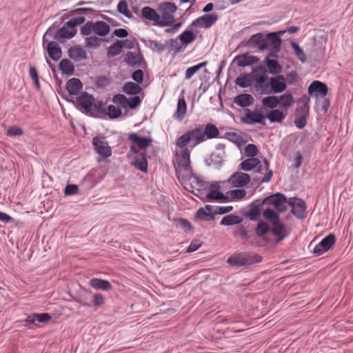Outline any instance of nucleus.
Wrapping results in <instances>:
<instances>
[{"instance_id": "nucleus-34", "label": "nucleus", "mask_w": 353, "mask_h": 353, "mask_svg": "<svg viewBox=\"0 0 353 353\" xmlns=\"http://www.w3.org/2000/svg\"><path fill=\"white\" fill-rule=\"evenodd\" d=\"M263 201L255 205L254 203L251 205L249 211L245 213V216L248 217L251 221H257L261 215V211L263 210Z\"/></svg>"}, {"instance_id": "nucleus-14", "label": "nucleus", "mask_w": 353, "mask_h": 353, "mask_svg": "<svg viewBox=\"0 0 353 353\" xmlns=\"http://www.w3.org/2000/svg\"><path fill=\"white\" fill-rule=\"evenodd\" d=\"M77 33V30H71L68 26H66V23L64 26L60 28L59 29H55L54 34H52V39H54L55 41L63 43L66 39H70L73 38Z\"/></svg>"}, {"instance_id": "nucleus-27", "label": "nucleus", "mask_w": 353, "mask_h": 353, "mask_svg": "<svg viewBox=\"0 0 353 353\" xmlns=\"http://www.w3.org/2000/svg\"><path fill=\"white\" fill-rule=\"evenodd\" d=\"M233 101L241 108H246L254 103V99L251 94L244 93L236 96Z\"/></svg>"}, {"instance_id": "nucleus-47", "label": "nucleus", "mask_w": 353, "mask_h": 353, "mask_svg": "<svg viewBox=\"0 0 353 353\" xmlns=\"http://www.w3.org/2000/svg\"><path fill=\"white\" fill-rule=\"evenodd\" d=\"M201 19L203 28H209L217 21L219 15L216 13L206 14L201 16Z\"/></svg>"}, {"instance_id": "nucleus-4", "label": "nucleus", "mask_w": 353, "mask_h": 353, "mask_svg": "<svg viewBox=\"0 0 353 353\" xmlns=\"http://www.w3.org/2000/svg\"><path fill=\"white\" fill-rule=\"evenodd\" d=\"M261 261V255L249 252L234 253L227 259L229 265L235 267L251 265Z\"/></svg>"}, {"instance_id": "nucleus-61", "label": "nucleus", "mask_w": 353, "mask_h": 353, "mask_svg": "<svg viewBox=\"0 0 353 353\" xmlns=\"http://www.w3.org/2000/svg\"><path fill=\"white\" fill-rule=\"evenodd\" d=\"M101 39L97 36H91L85 39L86 46L90 48H97L101 44Z\"/></svg>"}, {"instance_id": "nucleus-1", "label": "nucleus", "mask_w": 353, "mask_h": 353, "mask_svg": "<svg viewBox=\"0 0 353 353\" xmlns=\"http://www.w3.org/2000/svg\"><path fill=\"white\" fill-rule=\"evenodd\" d=\"M122 91L128 95H134L128 98L123 94H116L112 97V102L120 105L124 110H134L138 108L142 101L141 98L137 95L142 91L141 87L136 83L128 81L122 87Z\"/></svg>"}, {"instance_id": "nucleus-35", "label": "nucleus", "mask_w": 353, "mask_h": 353, "mask_svg": "<svg viewBox=\"0 0 353 353\" xmlns=\"http://www.w3.org/2000/svg\"><path fill=\"white\" fill-rule=\"evenodd\" d=\"M141 15L145 19H148L150 21H153L157 25H158L160 15L157 13V12L154 9H153L149 6H145V7L143 8L141 10Z\"/></svg>"}, {"instance_id": "nucleus-55", "label": "nucleus", "mask_w": 353, "mask_h": 353, "mask_svg": "<svg viewBox=\"0 0 353 353\" xmlns=\"http://www.w3.org/2000/svg\"><path fill=\"white\" fill-rule=\"evenodd\" d=\"M191 141L190 134L186 132L183 135L179 137L177 140L176 145L180 149L187 148V145Z\"/></svg>"}, {"instance_id": "nucleus-9", "label": "nucleus", "mask_w": 353, "mask_h": 353, "mask_svg": "<svg viewBox=\"0 0 353 353\" xmlns=\"http://www.w3.org/2000/svg\"><path fill=\"white\" fill-rule=\"evenodd\" d=\"M252 78L254 79V89L259 94L263 88H266V83L269 79L268 70L263 65H259L252 69Z\"/></svg>"}, {"instance_id": "nucleus-24", "label": "nucleus", "mask_w": 353, "mask_h": 353, "mask_svg": "<svg viewBox=\"0 0 353 353\" xmlns=\"http://www.w3.org/2000/svg\"><path fill=\"white\" fill-rule=\"evenodd\" d=\"M68 53L69 57L74 61H80L87 58L85 50L78 45L70 47Z\"/></svg>"}, {"instance_id": "nucleus-25", "label": "nucleus", "mask_w": 353, "mask_h": 353, "mask_svg": "<svg viewBox=\"0 0 353 353\" xmlns=\"http://www.w3.org/2000/svg\"><path fill=\"white\" fill-rule=\"evenodd\" d=\"M202 125V131L205 141L207 139H212L218 138L219 136V130L218 128L213 123H208L206 125Z\"/></svg>"}, {"instance_id": "nucleus-30", "label": "nucleus", "mask_w": 353, "mask_h": 353, "mask_svg": "<svg viewBox=\"0 0 353 353\" xmlns=\"http://www.w3.org/2000/svg\"><path fill=\"white\" fill-rule=\"evenodd\" d=\"M264 63L268 68V72L273 75L281 74L283 68L278 61L265 58Z\"/></svg>"}, {"instance_id": "nucleus-59", "label": "nucleus", "mask_w": 353, "mask_h": 353, "mask_svg": "<svg viewBox=\"0 0 353 353\" xmlns=\"http://www.w3.org/2000/svg\"><path fill=\"white\" fill-rule=\"evenodd\" d=\"M105 298L101 293H96L93 296L92 306L100 307L105 304Z\"/></svg>"}, {"instance_id": "nucleus-10", "label": "nucleus", "mask_w": 353, "mask_h": 353, "mask_svg": "<svg viewBox=\"0 0 353 353\" xmlns=\"http://www.w3.org/2000/svg\"><path fill=\"white\" fill-rule=\"evenodd\" d=\"M263 108H261V110L255 109L254 111L247 109L244 117L241 119V122L248 125L256 123L265 125V114H263Z\"/></svg>"}, {"instance_id": "nucleus-12", "label": "nucleus", "mask_w": 353, "mask_h": 353, "mask_svg": "<svg viewBox=\"0 0 353 353\" xmlns=\"http://www.w3.org/2000/svg\"><path fill=\"white\" fill-rule=\"evenodd\" d=\"M92 145L95 152L103 158L112 155V149L109 146L105 137H94L92 138Z\"/></svg>"}, {"instance_id": "nucleus-23", "label": "nucleus", "mask_w": 353, "mask_h": 353, "mask_svg": "<svg viewBox=\"0 0 353 353\" xmlns=\"http://www.w3.org/2000/svg\"><path fill=\"white\" fill-rule=\"evenodd\" d=\"M65 88L68 92L69 99H71L83 88V83L79 79L72 78L67 81Z\"/></svg>"}, {"instance_id": "nucleus-50", "label": "nucleus", "mask_w": 353, "mask_h": 353, "mask_svg": "<svg viewBox=\"0 0 353 353\" xmlns=\"http://www.w3.org/2000/svg\"><path fill=\"white\" fill-rule=\"evenodd\" d=\"M226 194L230 197V201L234 200H241L245 196L246 192L243 189H235L228 191L226 192Z\"/></svg>"}, {"instance_id": "nucleus-22", "label": "nucleus", "mask_w": 353, "mask_h": 353, "mask_svg": "<svg viewBox=\"0 0 353 353\" xmlns=\"http://www.w3.org/2000/svg\"><path fill=\"white\" fill-rule=\"evenodd\" d=\"M176 174L178 176L180 181H190L192 179H193L192 183L195 184L199 188H204L206 186V182L198 176L196 174L193 172V170H191L190 173L186 174H182L180 177V171L178 168H175Z\"/></svg>"}, {"instance_id": "nucleus-57", "label": "nucleus", "mask_w": 353, "mask_h": 353, "mask_svg": "<svg viewBox=\"0 0 353 353\" xmlns=\"http://www.w3.org/2000/svg\"><path fill=\"white\" fill-rule=\"evenodd\" d=\"M85 21V18L83 16L72 18L70 20L66 22V26L71 30H77L76 27L83 23Z\"/></svg>"}, {"instance_id": "nucleus-62", "label": "nucleus", "mask_w": 353, "mask_h": 353, "mask_svg": "<svg viewBox=\"0 0 353 353\" xmlns=\"http://www.w3.org/2000/svg\"><path fill=\"white\" fill-rule=\"evenodd\" d=\"M94 23L92 21H88L85 25L81 28V34L82 35L88 36L94 32Z\"/></svg>"}, {"instance_id": "nucleus-17", "label": "nucleus", "mask_w": 353, "mask_h": 353, "mask_svg": "<svg viewBox=\"0 0 353 353\" xmlns=\"http://www.w3.org/2000/svg\"><path fill=\"white\" fill-rule=\"evenodd\" d=\"M269 35L270 36V50L265 58L277 59L279 57L278 53L281 51L282 39L276 32H269Z\"/></svg>"}, {"instance_id": "nucleus-29", "label": "nucleus", "mask_w": 353, "mask_h": 353, "mask_svg": "<svg viewBox=\"0 0 353 353\" xmlns=\"http://www.w3.org/2000/svg\"><path fill=\"white\" fill-rule=\"evenodd\" d=\"M287 112H284L279 109L269 110L265 114V119L271 123H281L286 117Z\"/></svg>"}, {"instance_id": "nucleus-56", "label": "nucleus", "mask_w": 353, "mask_h": 353, "mask_svg": "<svg viewBox=\"0 0 353 353\" xmlns=\"http://www.w3.org/2000/svg\"><path fill=\"white\" fill-rule=\"evenodd\" d=\"M177 10L176 6L172 2H164L159 6V10L163 13H174Z\"/></svg>"}, {"instance_id": "nucleus-15", "label": "nucleus", "mask_w": 353, "mask_h": 353, "mask_svg": "<svg viewBox=\"0 0 353 353\" xmlns=\"http://www.w3.org/2000/svg\"><path fill=\"white\" fill-rule=\"evenodd\" d=\"M327 89L325 83L315 80L308 86L307 92L311 97L324 98L327 94Z\"/></svg>"}, {"instance_id": "nucleus-52", "label": "nucleus", "mask_w": 353, "mask_h": 353, "mask_svg": "<svg viewBox=\"0 0 353 353\" xmlns=\"http://www.w3.org/2000/svg\"><path fill=\"white\" fill-rule=\"evenodd\" d=\"M117 11L128 19H132L134 17L132 13L128 10L126 0H121L119 2L117 5Z\"/></svg>"}, {"instance_id": "nucleus-38", "label": "nucleus", "mask_w": 353, "mask_h": 353, "mask_svg": "<svg viewBox=\"0 0 353 353\" xmlns=\"http://www.w3.org/2000/svg\"><path fill=\"white\" fill-rule=\"evenodd\" d=\"M259 165V159L258 158H248L243 161L239 166L240 169L245 172H250L254 169L256 166Z\"/></svg>"}, {"instance_id": "nucleus-8", "label": "nucleus", "mask_w": 353, "mask_h": 353, "mask_svg": "<svg viewBox=\"0 0 353 353\" xmlns=\"http://www.w3.org/2000/svg\"><path fill=\"white\" fill-rule=\"evenodd\" d=\"M287 202V196L281 192L272 194L263 199V204L272 206L278 214L288 210Z\"/></svg>"}, {"instance_id": "nucleus-28", "label": "nucleus", "mask_w": 353, "mask_h": 353, "mask_svg": "<svg viewBox=\"0 0 353 353\" xmlns=\"http://www.w3.org/2000/svg\"><path fill=\"white\" fill-rule=\"evenodd\" d=\"M89 285L94 289L110 291L112 289V284L107 280L92 278L89 281Z\"/></svg>"}, {"instance_id": "nucleus-7", "label": "nucleus", "mask_w": 353, "mask_h": 353, "mask_svg": "<svg viewBox=\"0 0 353 353\" xmlns=\"http://www.w3.org/2000/svg\"><path fill=\"white\" fill-rule=\"evenodd\" d=\"M310 98L307 95H303L299 100L303 105L296 109L294 124L299 129H303L307 124V119L309 116Z\"/></svg>"}, {"instance_id": "nucleus-40", "label": "nucleus", "mask_w": 353, "mask_h": 353, "mask_svg": "<svg viewBox=\"0 0 353 353\" xmlns=\"http://www.w3.org/2000/svg\"><path fill=\"white\" fill-rule=\"evenodd\" d=\"M262 105L264 108L274 110L280 103L278 97L268 96L262 99Z\"/></svg>"}, {"instance_id": "nucleus-5", "label": "nucleus", "mask_w": 353, "mask_h": 353, "mask_svg": "<svg viewBox=\"0 0 353 353\" xmlns=\"http://www.w3.org/2000/svg\"><path fill=\"white\" fill-rule=\"evenodd\" d=\"M65 99L72 103L77 109L82 112L90 113L91 115H93L92 112L93 111V105L95 101V98L92 94L87 92H82L75 99L71 97V99L65 98Z\"/></svg>"}, {"instance_id": "nucleus-46", "label": "nucleus", "mask_w": 353, "mask_h": 353, "mask_svg": "<svg viewBox=\"0 0 353 353\" xmlns=\"http://www.w3.org/2000/svg\"><path fill=\"white\" fill-rule=\"evenodd\" d=\"M291 46L294 50V52L296 58L303 63H305L307 61V57L303 50L300 47V46L295 41H291Z\"/></svg>"}, {"instance_id": "nucleus-51", "label": "nucleus", "mask_w": 353, "mask_h": 353, "mask_svg": "<svg viewBox=\"0 0 353 353\" xmlns=\"http://www.w3.org/2000/svg\"><path fill=\"white\" fill-rule=\"evenodd\" d=\"M177 40L176 39H170L165 41L167 46H170V50H174L175 54L183 52L185 49V46L182 43L181 44L179 43Z\"/></svg>"}, {"instance_id": "nucleus-42", "label": "nucleus", "mask_w": 353, "mask_h": 353, "mask_svg": "<svg viewBox=\"0 0 353 353\" xmlns=\"http://www.w3.org/2000/svg\"><path fill=\"white\" fill-rule=\"evenodd\" d=\"M269 232H270V227L268 223L263 220L259 221L255 228L256 236L260 238H263Z\"/></svg>"}, {"instance_id": "nucleus-43", "label": "nucleus", "mask_w": 353, "mask_h": 353, "mask_svg": "<svg viewBox=\"0 0 353 353\" xmlns=\"http://www.w3.org/2000/svg\"><path fill=\"white\" fill-rule=\"evenodd\" d=\"M242 221L243 220L240 216L234 214H230L223 216L220 224L221 225L231 226L239 224L242 222Z\"/></svg>"}, {"instance_id": "nucleus-26", "label": "nucleus", "mask_w": 353, "mask_h": 353, "mask_svg": "<svg viewBox=\"0 0 353 353\" xmlns=\"http://www.w3.org/2000/svg\"><path fill=\"white\" fill-rule=\"evenodd\" d=\"M225 152H212L210 157L205 160L208 166H214L216 169H219L223 165V158Z\"/></svg>"}, {"instance_id": "nucleus-64", "label": "nucleus", "mask_w": 353, "mask_h": 353, "mask_svg": "<svg viewBox=\"0 0 353 353\" xmlns=\"http://www.w3.org/2000/svg\"><path fill=\"white\" fill-rule=\"evenodd\" d=\"M225 135L230 141L237 145H239L242 141L241 137L236 132H228Z\"/></svg>"}, {"instance_id": "nucleus-33", "label": "nucleus", "mask_w": 353, "mask_h": 353, "mask_svg": "<svg viewBox=\"0 0 353 353\" xmlns=\"http://www.w3.org/2000/svg\"><path fill=\"white\" fill-rule=\"evenodd\" d=\"M186 111L187 104L184 97L179 98L176 110L174 114V117L178 121H181L185 116Z\"/></svg>"}, {"instance_id": "nucleus-60", "label": "nucleus", "mask_w": 353, "mask_h": 353, "mask_svg": "<svg viewBox=\"0 0 353 353\" xmlns=\"http://www.w3.org/2000/svg\"><path fill=\"white\" fill-rule=\"evenodd\" d=\"M24 133L23 129L18 126H11L10 127L6 132V135L8 137H19L23 135Z\"/></svg>"}, {"instance_id": "nucleus-21", "label": "nucleus", "mask_w": 353, "mask_h": 353, "mask_svg": "<svg viewBox=\"0 0 353 353\" xmlns=\"http://www.w3.org/2000/svg\"><path fill=\"white\" fill-rule=\"evenodd\" d=\"M130 165L138 170L147 173L148 171V163L146 151H142L137 156H134Z\"/></svg>"}, {"instance_id": "nucleus-36", "label": "nucleus", "mask_w": 353, "mask_h": 353, "mask_svg": "<svg viewBox=\"0 0 353 353\" xmlns=\"http://www.w3.org/2000/svg\"><path fill=\"white\" fill-rule=\"evenodd\" d=\"M187 132L190 134L191 141L192 140L195 145L205 141V139L203 135L202 125H199V126Z\"/></svg>"}, {"instance_id": "nucleus-54", "label": "nucleus", "mask_w": 353, "mask_h": 353, "mask_svg": "<svg viewBox=\"0 0 353 353\" xmlns=\"http://www.w3.org/2000/svg\"><path fill=\"white\" fill-rule=\"evenodd\" d=\"M174 21V17L168 13H163L162 16H159V21L158 26L161 27H165L170 26Z\"/></svg>"}, {"instance_id": "nucleus-41", "label": "nucleus", "mask_w": 353, "mask_h": 353, "mask_svg": "<svg viewBox=\"0 0 353 353\" xmlns=\"http://www.w3.org/2000/svg\"><path fill=\"white\" fill-rule=\"evenodd\" d=\"M295 199L296 200V205H295V208L297 210V212L292 214L297 219H303L305 218V210L307 208L306 203L300 198H295Z\"/></svg>"}, {"instance_id": "nucleus-13", "label": "nucleus", "mask_w": 353, "mask_h": 353, "mask_svg": "<svg viewBox=\"0 0 353 353\" xmlns=\"http://www.w3.org/2000/svg\"><path fill=\"white\" fill-rule=\"evenodd\" d=\"M336 242L334 234H330L324 237L313 249V253L320 256L330 250Z\"/></svg>"}, {"instance_id": "nucleus-20", "label": "nucleus", "mask_w": 353, "mask_h": 353, "mask_svg": "<svg viewBox=\"0 0 353 353\" xmlns=\"http://www.w3.org/2000/svg\"><path fill=\"white\" fill-rule=\"evenodd\" d=\"M259 61V59L257 57L244 53L235 57L232 63H236L239 68H245L257 63Z\"/></svg>"}, {"instance_id": "nucleus-11", "label": "nucleus", "mask_w": 353, "mask_h": 353, "mask_svg": "<svg viewBox=\"0 0 353 353\" xmlns=\"http://www.w3.org/2000/svg\"><path fill=\"white\" fill-rule=\"evenodd\" d=\"M248 43L250 46L258 48L259 50L263 51L270 46V36L269 33H256L250 38Z\"/></svg>"}, {"instance_id": "nucleus-45", "label": "nucleus", "mask_w": 353, "mask_h": 353, "mask_svg": "<svg viewBox=\"0 0 353 353\" xmlns=\"http://www.w3.org/2000/svg\"><path fill=\"white\" fill-rule=\"evenodd\" d=\"M121 40H117L113 44L108 48L107 56L108 57H114L119 55L123 49Z\"/></svg>"}, {"instance_id": "nucleus-44", "label": "nucleus", "mask_w": 353, "mask_h": 353, "mask_svg": "<svg viewBox=\"0 0 353 353\" xmlns=\"http://www.w3.org/2000/svg\"><path fill=\"white\" fill-rule=\"evenodd\" d=\"M278 98L280 101L279 105L283 108H288L291 107L294 102L292 94L289 92H285V94L280 95Z\"/></svg>"}, {"instance_id": "nucleus-58", "label": "nucleus", "mask_w": 353, "mask_h": 353, "mask_svg": "<svg viewBox=\"0 0 353 353\" xmlns=\"http://www.w3.org/2000/svg\"><path fill=\"white\" fill-rule=\"evenodd\" d=\"M245 154L250 158H255L258 153V148L256 145L249 143L245 147Z\"/></svg>"}, {"instance_id": "nucleus-3", "label": "nucleus", "mask_w": 353, "mask_h": 353, "mask_svg": "<svg viewBox=\"0 0 353 353\" xmlns=\"http://www.w3.org/2000/svg\"><path fill=\"white\" fill-rule=\"evenodd\" d=\"M56 28L57 23H54L48 28L42 39L43 48L47 51L49 57L54 61L59 60L62 56V49L58 43L50 41Z\"/></svg>"}, {"instance_id": "nucleus-6", "label": "nucleus", "mask_w": 353, "mask_h": 353, "mask_svg": "<svg viewBox=\"0 0 353 353\" xmlns=\"http://www.w3.org/2000/svg\"><path fill=\"white\" fill-rule=\"evenodd\" d=\"M266 88H263L259 94L281 93L286 90L287 79L282 74L270 77L266 83Z\"/></svg>"}, {"instance_id": "nucleus-16", "label": "nucleus", "mask_w": 353, "mask_h": 353, "mask_svg": "<svg viewBox=\"0 0 353 353\" xmlns=\"http://www.w3.org/2000/svg\"><path fill=\"white\" fill-rule=\"evenodd\" d=\"M128 141L134 144L141 151H146V149L152 143L151 137H141L137 133L132 132L128 134Z\"/></svg>"}, {"instance_id": "nucleus-37", "label": "nucleus", "mask_w": 353, "mask_h": 353, "mask_svg": "<svg viewBox=\"0 0 353 353\" xmlns=\"http://www.w3.org/2000/svg\"><path fill=\"white\" fill-rule=\"evenodd\" d=\"M94 32L100 37H105L110 31V26L103 21L94 23Z\"/></svg>"}, {"instance_id": "nucleus-39", "label": "nucleus", "mask_w": 353, "mask_h": 353, "mask_svg": "<svg viewBox=\"0 0 353 353\" xmlns=\"http://www.w3.org/2000/svg\"><path fill=\"white\" fill-rule=\"evenodd\" d=\"M252 76L250 73H244L236 79L235 83L242 88H245L250 87L252 85Z\"/></svg>"}, {"instance_id": "nucleus-32", "label": "nucleus", "mask_w": 353, "mask_h": 353, "mask_svg": "<svg viewBox=\"0 0 353 353\" xmlns=\"http://www.w3.org/2000/svg\"><path fill=\"white\" fill-rule=\"evenodd\" d=\"M59 68L63 74L68 76L73 75L75 72L74 65L68 59L61 60L59 64Z\"/></svg>"}, {"instance_id": "nucleus-49", "label": "nucleus", "mask_w": 353, "mask_h": 353, "mask_svg": "<svg viewBox=\"0 0 353 353\" xmlns=\"http://www.w3.org/2000/svg\"><path fill=\"white\" fill-rule=\"evenodd\" d=\"M106 110L107 112L105 114H107L110 119H116L122 115V110L120 107L110 105Z\"/></svg>"}, {"instance_id": "nucleus-19", "label": "nucleus", "mask_w": 353, "mask_h": 353, "mask_svg": "<svg viewBox=\"0 0 353 353\" xmlns=\"http://www.w3.org/2000/svg\"><path fill=\"white\" fill-rule=\"evenodd\" d=\"M232 187L243 188L248 185L250 181V176L248 174L236 172L228 179Z\"/></svg>"}, {"instance_id": "nucleus-18", "label": "nucleus", "mask_w": 353, "mask_h": 353, "mask_svg": "<svg viewBox=\"0 0 353 353\" xmlns=\"http://www.w3.org/2000/svg\"><path fill=\"white\" fill-rule=\"evenodd\" d=\"M124 62L130 67L138 66L143 69L147 67V63L141 54L128 52L124 58Z\"/></svg>"}, {"instance_id": "nucleus-63", "label": "nucleus", "mask_w": 353, "mask_h": 353, "mask_svg": "<svg viewBox=\"0 0 353 353\" xmlns=\"http://www.w3.org/2000/svg\"><path fill=\"white\" fill-rule=\"evenodd\" d=\"M93 111L100 114H106L107 110L104 107V103L102 101L97 100L94 102Z\"/></svg>"}, {"instance_id": "nucleus-2", "label": "nucleus", "mask_w": 353, "mask_h": 353, "mask_svg": "<svg viewBox=\"0 0 353 353\" xmlns=\"http://www.w3.org/2000/svg\"><path fill=\"white\" fill-rule=\"evenodd\" d=\"M263 216L272 225L271 233L277 237L276 241L283 240L288 235L285 232L286 225L280 220V216L272 208H267L263 211Z\"/></svg>"}, {"instance_id": "nucleus-31", "label": "nucleus", "mask_w": 353, "mask_h": 353, "mask_svg": "<svg viewBox=\"0 0 353 353\" xmlns=\"http://www.w3.org/2000/svg\"><path fill=\"white\" fill-rule=\"evenodd\" d=\"M191 28H188L185 30H184L180 35L176 37V39H179L181 41L183 45L185 47L192 43L196 39V35L190 30Z\"/></svg>"}, {"instance_id": "nucleus-48", "label": "nucleus", "mask_w": 353, "mask_h": 353, "mask_svg": "<svg viewBox=\"0 0 353 353\" xmlns=\"http://www.w3.org/2000/svg\"><path fill=\"white\" fill-rule=\"evenodd\" d=\"M206 197L209 200L230 201V197L227 194H224L220 192L219 190L210 191L207 194Z\"/></svg>"}, {"instance_id": "nucleus-53", "label": "nucleus", "mask_w": 353, "mask_h": 353, "mask_svg": "<svg viewBox=\"0 0 353 353\" xmlns=\"http://www.w3.org/2000/svg\"><path fill=\"white\" fill-rule=\"evenodd\" d=\"M111 83V79L106 76H98L95 78L94 85L97 88L103 89Z\"/></svg>"}]
</instances>
